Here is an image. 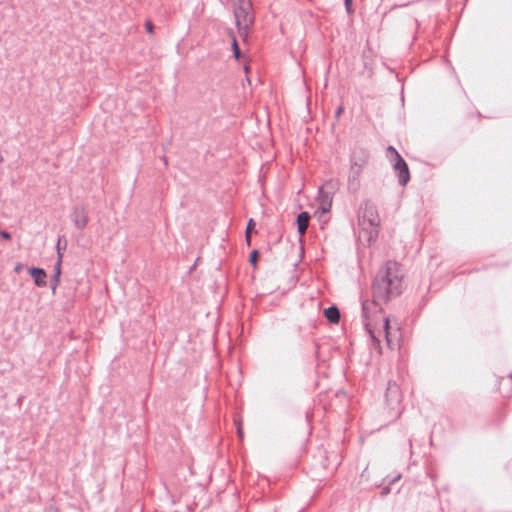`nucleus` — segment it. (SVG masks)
I'll list each match as a JSON object with an SVG mask.
<instances>
[{
  "mask_svg": "<svg viewBox=\"0 0 512 512\" xmlns=\"http://www.w3.org/2000/svg\"><path fill=\"white\" fill-rule=\"evenodd\" d=\"M403 275L400 265L394 261H387L378 271L373 283V301L364 302L362 315L365 327L368 331L372 345L379 354H382L380 337L384 335L387 346L392 348V340L389 332V319L381 315L382 303H386L391 296L399 295L402 291Z\"/></svg>",
  "mask_w": 512,
  "mask_h": 512,
  "instance_id": "f257e3e1",
  "label": "nucleus"
},
{
  "mask_svg": "<svg viewBox=\"0 0 512 512\" xmlns=\"http://www.w3.org/2000/svg\"><path fill=\"white\" fill-rule=\"evenodd\" d=\"M358 222L362 230L368 232L369 241L377 237L380 218L376 207L372 203L365 202L364 206L360 208Z\"/></svg>",
  "mask_w": 512,
  "mask_h": 512,
  "instance_id": "f03ea898",
  "label": "nucleus"
},
{
  "mask_svg": "<svg viewBox=\"0 0 512 512\" xmlns=\"http://www.w3.org/2000/svg\"><path fill=\"white\" fill-rule=\"evenodd\" d=\"M387 157L397 173L399 184L405 186L410 180L408 165L393 146L387 147Z\"/></svg>",
  "mask_w": 512,
  "mask_h": 512,
  "instance_id": "7ed1b4c3",
  "label": "nucleus"
},
{
  "mask_svg": "<svg viewBox=\"0 0 512 512\" xmlns=\"http://www.w3.org/2000/svg\"><path fill=\"white\" fill-rule=\"evenodd\" d=\"M251 4L248 0H238L234 7L235 21L240 31L247 32L253 22L250 13Z\"/></svg>",
  "mask_w": 512,
  "mask_h": 512,
  "instance_id": "20e7f679",
  "label": "nucleus"
},
{
  "mask_svg": "<svg viewBox=\"0 0 512 512\" xmlns=\"http://www.w3.org/2000/svg\"><path fill=\"white\" fill-rule=\"evenodd\" d=\"M385 399L387 405L393 409L397 410L401 403V391L400 387L395 382H389L386 393H385Z\"/></svg>",
  "mask_w": 512,
  "mask_h": 512,
  "instance_id": "39448f33",
  "label": "nucleus"
},
{
  "mask_svg": "<svg viewBox=\"0 0 512 512\" xmlns=\"http://www.w3.org/2000/svg\"><path fill=\"white\" fill-rule=\"evenodd\" d=\"M70 218L77 229H84L89 221L88 213L83 205L73 207Z\"/></svg>",
  "mask_w": 512,
  "mask_h": 512,
  "instance_id": "423d86ee",
  "label": "nucleus"
},
{
  "mask_svg": "<svg viewBox=\"0 0 512 512\" xmlns=\"http://www.w3.org/2000/svg\"><path fill=\"white\" fill-rule=\"evenodd\" d=\"M369 153L366 149L355 148L350 157V166L362 169L367 165Z\"/></svg>",
  "mask_w": 512,
  "mask_h": 512,
  "instance_id": "0eeeda50",
  "label": "nucleus"
},
{
  "mask_svg": "<svg viewBox=\"0 0 512 512\" xmlns=\"http://www.w3.org/2000/svg\"><path fill=\"white\" fill-rule=\"evenodd\" d=\"M332 194L328 191H325L323 188H320L318 191L317 202L319 203V209L322 213H327L331 210L332 207Z\"/></svg>",
  "mask_w": 512,
  "mask_h": 512,
  "instance_id": "6e6552de",
  "label": "nucleus"
},
{
  "mask_svg": "<svg viewBox=\"0 0 512 512\" xmlns=\"http://www.w3.org/2000/svg\"><path fill=\"white\" fill-rule=\"evenodd\" d=\"M362 169L351 167L348 176V189L350 191L356 192L360 187V175L362 173Z\"/></svg>",
  "mask_w": 512,
  "mask_h": 512,
  "instance_id": "1a4fd4ad",
  "label": "nucleus"
},
{
  "mask_svg": "<svg viewBox=\"0 0 512 512\" xmlns=\"http://www.w3.org/2000/svg\"><path fill=\"white\" fill-rule=\"evenodd\" d=\"M29 274L31 275L35 284L38 287H45L47 285V282H46L47 275H46V272L44 271V269L33 267V268L29 269Z\"/></svg>",
  "mask_w": 512,
  "mask_h": 512,
  "instance_id": "9d476101",
  "label": "nucleus"
},
{
  "mask_svg": "<svg viewBox=\"0 0 512 512\" xmlns=\"http://www.w3.org/2000/svg\"><path fill=\"white\" fill-rule=\"evenodd\" d=\"M310 215L308 212H301L297 217L298 232L304 235L309 225Z\"/></svg>",
  "mask_w": 512,
  "mask_h": 512,
  "instance_id": "9b49d317",
  "label": "nucleus"
},
{
  "mask_svg": "<svg viewBox=\"0 0 512 512\" xmlns=\"http://www.w3.org/2000/svg\"><path fill=\"white\" fill-rule=\"evenodd\" d=\"M325 317L331 323H338L340 320V312L336 306H330L324 310Z\"/></svg>",
  "mask_w": 512,
  "mask_h": 512,
  "instance_id": "f8f14e48",
  "label": "nucleus"
},
{
  "mask_svg": "<svg viewBox=\"0 0 512 512\" xmlns=\"http://www.w3.org/2000/svg\"><path fill=\"white\" fill-rule=\"evenodd\" d=\"M60 276H61V266H59V263H55V265H54V273H53V276H52L51 281H50V283H51V290H52L53 294L56 293L57 286L60 283Z\"/></svg>",
  "mask_w": 512,
  "mask_h": 512,
  "instance_id": "ddd939ff",
  "label": "nucleus"
},
{
  "mask_svg": "<svg viewBox=\"0 0 512 512\" xmlns=\"http://www.w3.org/2000/svg\"><path fill=\"white\" fill-rule=\"evenodd\" d=\"M67 242L64 237H60L57 242L56 250H57V261L56 263H59V266L62 264L63 259V251L66 249Z\"/></svg>",
  "mask_w": 512,
  "mask_h": 512,
  "instance_id": "4468645a",
  "label": "nucleus"
},
{
  "mask_svg": "<svg viewBox=\"0 0 512 512\" xmlns=\"http://www.w3.org/2000/svg\"><path fill=\"white\" fill-rule=\"evenodd\" d=\"M257 258H258V251L257 250H253L250 254V257H249V262L255 266L256 263H257Z\"/></svg>",
  "mask_w": 512,
  "mask_h": 512,
  "instance_id": "2eb2a0df",
  "label": "nucleus"
},
{
  "mask_svg": "<svg viewBox=\"0 0 512 512\" xmlns=\"http://www.w3.org/2000/svg\"><path fill=\"white\" fill-rule=\"evenodd\" d=\"M233 52H234L235 58L238 59L239 56H240V50H239V47H238L236 39L233 40Z\"/></svg>",
  "mask_w": 512,
  "mask_h": 512,
  "instance_id": "dca6fc26",
  "label": "nucleus"
},
{
  "mask_svg": "<svg viewBox=\"0 0 512 512\" xmlns=\"http://www.w3.org/2000/svg\"><path fill=\"white\" fill-rule=\"evenodd\" d=\"M255 227V222L253 219H250L247 224L246 233H251L252 229Z\"/></svg>",
  "mask_w": 512,
  "mask_h": 512,
  "instance_id": "f3484780",
  "label": "nucleus"
},
{
  "mask_svg": "<svg viewBox=\"0 0 512 512\" xmlns=\"http://www.w3.org/2000/svg\"><path fill=\"white\" fill-rule=\"evenodd\" d=\"M145 28H146V31H147L148 33H150V34H152V33H153L154 26H153V24H152V22H151V21H146V23H145Z\"/></svg>",
  "mask_w": 512,
  "mask_h": 512,
  "instance_id": "a211bd4d",
  "label": "nucleus"
},
{
  "mask_svg": "<svg viewBox=\"0 0 512 512\" xmlns=\"http://www.w3.org/2000/svg\"><path fill=\"white\" fill-rule=\"evenodd\" d=\"M345 8L349 14L352 13V0H345Z\"/></svg>",
  "mask_w": 512,
  "mask_h": 512,
  "instance_id": "6ab92c4d",
  "label": "nucleus"
},
{
  "mask_svg": "<svg viewBox=\"0 0 512 512\" xmlns=\"http://www.w3.org/2000/svg\"><path fill=\"white\" fill-rule=\"evenodd\" d=\"M0 237L5 239V240H9L11 238V235L7 231H1L0 230Z\"/></svg>",
  "mask_w": 512,
  "mask_h": 512,
  "instance_id": "aec40b11",
  "label": "nucleus"
},
{
  "mask_svg": "<svg viewBox=\"0 0 512 512\" xmlns=\"http://www.w3.org/2000/svg\"><path fill=\"white\" fill-rule=\"evenodd\" d=\"M237 432H238L239 437L242 438L243 437V431H242V427H241L240 424L237 427Z\"/></svg>",
  "mask_w": 512,
  "mask_h": 512,
  "instance_id": "412c9836",
  "label": "nucleus"
},
{
  "mask_svg": "<svg viewBox=\"0 0 512 512\" xmlns=\"http://www.w3.org/2000/svg\"><path fill=\"white\" fill-rule=\"evenodd\" d=\"M245 238H246V242H247V244H248V245H251V236H250V234H249V233H246Z\"/></svg>",
  "mask_w": 512,
  "mask_h": 512,
  "instance_id": "4be33fe9",
  "label": "nucleus"
},
{
  "mask_svg": "<svg viewBox=\"0 0 512 512\" xmlns=\"http://www.w3.org/2000/svg\"><path fill=\"white\" fill-rule=\"evenodd\" d=\"M343 112V107H339L336 111V117H340V115L342 114Z\"/></svg>",
  "mask_w": 512,
  "mask_h": 512,
  "instance_id": "5701e85b",
  "label": "nucleus"
},
{
  "mask_svg": "<svg viewBox=\"0 0 512 512\" xmlns=\"http://www.w3.org/2000/svg\"><path fill=\"white\" fill-rule=\"evenodd\" d=\"M21 269H22V265H21V264H17V265L15 266V271H16L17 273H18V272H20V271H21Z\"/></svg>",
  "mask_w": 512,
  "mask_h": 512,
  "instance_id": "b1692460",
  "label": "nucleus"
},
{
  "mask_svg": "<svg viewBox=\"0 0 512 512\" xmlns=\"http://www.w3.org/2000/svg\"><path fill=\"white\" fill-rule=\"evenodd\" d=\"M511 379H512V374L510 375Z\"/></svg>",
  "mask_w": 512,
  "mask_h": 512,
  "instance_id": "393cba45",
  "label": "nucleus"
}]
</instances>
